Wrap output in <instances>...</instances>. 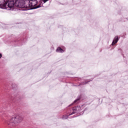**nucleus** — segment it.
<instances>
[{"mask_svg": "<svg viewBox=\"0 0 128 128\" xmlns=\"http://www.w3.org/2000/svg\"><path fill=\"white\" fill-rule=\"evenodd\" d=\"M5 4H8L7 8L8 10H14V6H16L17 8H24V0H9Z\"/></svg>", "mask_w": 128, "mask_h": 128, "instance_id": "nucleus-1", "label": "nucleus"}, {"mask_svg": "<svg viewBox=\"0 0 128 128\" xmlns=\"http://www.w3.org/2000/svg\"><path fill=\"white\" fill-rule=\"evenodd\" d=\"M24 118L20 115H15L10 120L6 122V124L10 126H16L22 122Z\"/></svg>", "mask_w": 128, "mask_h": 128, "instance_id": "nucleus-2", "label": "nucleus"}, {"mask_svg": "<svg viewBox=\"0 0 128 128\" xmlns=\"http://www.w3.org/2000/svg\"><path fill=\"white\" fill-rule=\"evenodd\" d=\"M38 4V1L36 0H29L30 6H36Z\"/></svg>", "mask_w": 128, "mask_h": 128, "instance_id": "nucleus-3", "label": "nucleus"}, {"mask_svg": "<svg viewBox=\"0 0 128 128\" xmlns=\"http://www.w3.org/2000/svg\"><path fill=\"white\" fill-rule=\"evenodd\" d=\"M4 0H0V6H2L4 8H6L7 3H4Z\"/></svg>", "mask_w": 128, "mask_h": 128, "instance_id": "nucleus-4", "label": "nucleus"}, {"mask_svg": "<svg viewBox=\"0 0 128 128\" xmlns=\"http://www.w3.org/2000/svg\"><path fill=\"white\" fill-rule=\"evenodd\" d=\"M118 42V37L116 36L112 42V46H114V44H116Z\"/></svg>", "mask_w": 128, "mask_h": 128, "instance_id": "nucleus-5", "label": "nucleus"}, {"mask_svg": "<svg viewBox=\"0 0 128 128\" xmlns=\"http://www.w3.org/2000/svg\"><path fill=\"white\" fill-rule=\"evenodd\" d=\"M57 52H64V50L60 48H58L56 49Z\"/></svg>", "mask_w": 128, "mask_h": 128, "instance_id": "nucleus-6", "label": "nucleus"}, {"mask_svg": "<svg viewBox=\"0 0 128 128\" xmlns=\"http://www.w3.org/2000/svg\"><path fill=\"white\" fill-rule=\"evenodd\" d=\"M48 0H44L43 2H44V4H46V2H48Z\"/></svg>", "mask_w": 128, "mask_h": 128, "instance_id": "nucleus-7", "label": "nucleus"}, {"mask_svg": "<svg viewBox=\"0 0 128 128\" xmlns=\"http://www.w3.org/2000/svg\"><path fill=\"white\" fill-rule=\"evenodd\" d=\"M2 54H0V58H2Z\"/></svg>", "mask_w": 128, "mask_h": 128, "instance_id": "nucleus-8", "label": "nucleus"}, {"mask_svg": "<svg viewBox=\"0 0 128 128\" xmlns=\"http://www.w3.org/2000/svg\"><path fill=\"white\" fill-rule=\"evenodd\" d=\"M74 114V112H72V114H70V116H71V114Z\"/></svg>", "mask_w": 128, "mask_h": 128, "instance_id": "nucleus-9", "label": "nucleus"}, {"mask_svg": "<svg viewBox=\"0 0 128 128\" xmlns=\"http://www.w3.org/2000/svg\"><path fill=\"white\" fill-rule=\"evenodd\" d=\"M37 8H40V6H38Z\"/></svg>", "mask_w": 128, "mask_h": 128, "instance_id": "nucleus-10", "label": "nucleus"}]
</instances>
